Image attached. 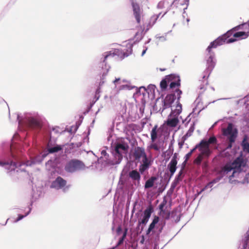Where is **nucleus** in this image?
<instances>
[{
    "label": "nucleus",
    "instance_id": "f257e3e1",
    "mask_svg": "<svg viewBox=\"0 0 249 249\" xmlns=\"http://www.w3.org/2000/svg\"><path fill=\"white\" fill-rule=\"evenodd\" d=\"M246 160L244 158L242 155L241 154L239 157L237 158L231 163H227L221 169V174L222 175H225L229 172L233 171L232 174L230 177H234L235 174L237 172H241V168L245 167L246 165Z\"/></svg>",
    "mask_w": 249,
    "mask_h": 249
},
{
    "label": "nucleus",
    "instance_id": "f03ea898",
    "mask_svg": "<svg viewBox=\"0 0 249 249\" xmlns=\"http://www.w3.org/2000/svg\"><path fill=\"white\" fill-rule=\"evenodd\" d=\"M226 35H222L218 37L213 41L212 42L210 45L207 48L209 55V58L207 60V69L211 71L215 66V62L214 61V53L212 51L213 48H216L218 46L223 45L225 43L226 40Z\"/></svg>",
    "mask_w": 249,
    "mask_h": 249
},
{
    "label": "nucleus",
    "instance_id": "7ed1b4c3",
    "mask_svg": "<svg viewBox=\"0 0 249 249\" xmlns=\"http://www.w3.org/2000/svg\"><path fill=\"white\" fill-rule=\"evenodd\" d=\"M226 35H222L218 37L213 41L212 42L210 45L207 48L209 55V58L207 60V69L211 71L215 66V62L214 61V53L212 51L213 48H216L218 46L223 45L225 43L226 40Z\"/></svg>",
    "mask_w": 249,
    "mask_h": 249
},
{
    "label": "nucleus",
    "instance_id": "20e7f679",
    "mask_svg": "<svg viewBox=\"0 0 249 249\" xmlns=\"http://www.w3.org/2000/svg\"><path fill=\"white\" fill-rule=\"evenodd\" d=\"M216 143L217 139L215 136H213L211 137L208 141L201 140L198 144L196 145V148H198L202 155H205V157H208L211 153L210 145L216 144Z\"/></svg>",
    "mask_w": 249,
    "mask_h": 249
},
{
    "label": "nucleus",
    "instance_id": "39448f33",
    "mask_svg": "<svg viewBox=\"0 0 249 249\" xmlns=\"http://www.w3.org/2000/svg\"><path fill=\"white\" fill-rule=\"evenodd\" d=\"M222 132L223 135L228 137L229 143L227 148H231L232 143L234 142L237 136V130L236 128H233L232 124L230 123L226 128L222 129Z\"/></svg>",
    "mask_w": 249,
    "mask_h": 249
},
{
    "label": "nucleus",
    "instance_id": "423d86ee",
    "mask_svg": "<svg viewBox=\"0 0 249 249\" xmlns=\"http://www.w3.org/2000/svg\"><path fill=\"white\" fill-rule=\"evenodd\" d=\"M85 165L81 160L72 159L68 161L65 166V170L67 172L73 173L84 169Z\"/></svg>",
    "mask_w": 249,
    "mask_h": 249
},
{
    "label": "nucleus",
    "instance_id": "0eeeda50",
    "mask_svg": "<svg viewBox=\"0 0 249 249\" xmlns=\"http://www.w3.org/2000/svg\"><path fill=\"white\" fill-rule=\"evenodd\" d=\"M141 0H130L133 14L138 24H140L143 17V10L138 2Z\"/></svg>",
    "mask_w": 249,
    "mask_h": 249
},
{
    "label": "nucleus",
    "instance_id": "6e6552de",
    "mask_svg": "<svg viewBox=\"0 0 249 249\" xmlns=\"http://www.w3.org/2000/svg\"><path fill=\"white\" fill-rule=\"evenodd\" d=\"M129 146L126 143H117L115 146V157L118 160V163H120L123 159V155L126 154L128 150Z\"/></svg>",
    "mask_w": 249,
    "mask_h": 249
},
{
    "label": "nucleus",
    "instance_id": "1a4fd4ad",
    "mask_svg": "<svg viewBox=\"0 0 249 249\" xmlns=\"http://www.w3.org/2000/svg\"><path fill=\"white\" fill-rule=\"evenodd\" d=\"M167 204V200L164 199L162 202L159 205V209L160 210V215L164 219H168L170 216V211L167 209V207L164 209V206Z\"/></svg>",
    "mask_w": 249,
    "mask_h": 249
},
{
    "label": "nucleus",
    "instance_id": "9d476101",
    "mask_svg": "<svg viewBox=\"0 0 249 249\" xmlns=\"http://www.w3.org/2000/svg\"><path fill=\"white\" fill-rule=\"evenodd\" d=\"M178 154L175 153L168 165V168L170 173V177L173 176L177 169V165L178 163Z\"/></svg>",
    "mask_w": 249,
    "mask_h": 249
},
{
    "label": "nucleus",
    "instance_id": "9b49d317",
    "mask_svg": "<svg viewBox=\"0 0 249 249\" xmlns=\"http://www.w3.org/2000/svg\"><path fill=\"white\" fill-rule=\"evenodd\" d=\"M146 155L145 149L143 147H136L134 149L132 154L133 158L135 160H140L141 158H143Z\"/></svg>",
    "mask_w": 249,
    "mask_h": 249
},
{
    "label": "nucleus",
    "instance_id": "f8f14e48",
    "mask_svg": "<svg viewBox=\"0 0 249 249\" xmlns=\"http://www.w3.org/2000/svg\"><path fill=\"white\" fill-rule=\"evenodd\" d=\"M170 80H171L169 85L170 89H173L176 87H179L180 86V79L179 76L175 74H170Z\"/></svg>",
    "mask_w": 249,
    "mask_h": 249
},
{
    "label": "nucleus",
    "instance_id": "ddd939ff",
    "mask_svg": "<svg viewBox=\"0 0 249 249\" xmlns=\"http://www.w3.org/2000/svg\"><path fill=\"white\" fill-rule=\"evenodd\" d=\"M176 99V96L174 94H168L166 96L163 101V109H166L171 107L172 103Z\"/></svg>",
    "mask_w": 249,
    "mask_h": 249
},
{
    "label": "nucleus",
    "instance_id": "4468645a",
    "mask_svg": "<svg viewBox=\"0 0 249 249\" xmlns=\"http://www.w3.org/2000/svg\"><path fill=\"white\" fill-rule=\"evenodd\" d=\"M1 162L5 164V165H1L0 166L4 167V168L6 169L8 171V172L14 171L18 167L21 166V164L20 163H17L13 161H10V162L4 161Z\"/></svg>",
    "mask_w": 249,
    "mask_h": 249
},
{
    "label": "nucleus",
    "instance_id": "2eb2a0df",
    "mask_svg": "<svg viewBox=\"0 0 249 249\" xmlns=\"http://www.w3.org/2000/svg\"><path fill=\"white\" fill-rule=\"evenodd\" d=\"M173 115L174 117L172 118L171 117L172 116L169 115L168 119L166 121V124L169 127H175L179 123V121L178 119V116H175V115Z\"/></svg>",
    "mask_w": 249,
    "mask_h": 249
},
{
    "label": "nucleus",
    "instance_id": "dca6fc26",
    "mask_svg": "<svg viewBox=\"0 0 249 249\" xmlns=\"http://www.w3.org/2000/svg\"><path fill=\"white\" fill-rule=\"evenodd\" d=\"M129 177L133 180V182H137L139 183L141 179V175L137 170H133L128 173Z\"/></svg>",
    "mask_w": 249,
    "mask_h": 249
},
{
    "label": "nucleus",
    "instance_id": "f3484780",
    "mask_svg": "<svg viewBox=\"0 0 249 249\" xmlns=\"http://www.w3.org/2000/svg\"><path fill=\"white\" fill-rule=\"evenodd\" d=\"M188 4L187 0H175L172 3V5L183 10L187 9Z\"/></svg>",
    "mask_w": 249,
    "mask_h": 249
},
{
    "label": "nucleus",
    "instance_id": "a211bd4d",
    "mask_svg": "<svg viewBox=\"0 0 249 249\" xmlns=\"http://www.w3.org/2000/svg\"><path fill=\"white\" fill-rule=\"evenodd\" d=\"M244 25V24H241V25H240L239 26H237L234 27V28H233L232 30L228 31L226 34H224V35H226L227 36L226 40L225 42H226L227 43H232V42L236 41L237 40V39L236 38H235V37L233 38H230V39H228V38L229 37L230 35H231L232 34V32L233 30H237L239 28H240L241 26H242Z\"/></svg>",
    "mask_w": 249,
    "mask_h": 249
},
{
    "label": "nucleus",
    "instance_id": "6ab92c4d",
    "mask_svg": "<svg viewBox=\"0 0 249 249\" xmlns=\"http://www.w3.org/2000/svg\"><path fill=\"white\" fill-rule=\"evenodd\" d=\"M159 221V217L158 216H155L154 219L150 224L148 229L146 231V235H148L150 233L153 231V229L155 228L156 225Z\"/></svg>",
    "mask_w": 249,
    "mask_h": 249
},
{
    "label": "nucleus",
    "instance_id": "aec40b11",
    "mask_svg": "<svg viewBox=\"0 0 249 249\" xmlns=\"http://www.w3.org/2000/svg\"><path fill=\"white\" fill-rule=\"evenodd\" d=\"M170 77L171 76H170V74L166 75L160 82V87L162 90H165L167 89V83L171 81V80H170Z\"/></svg>",
    "mask_w": 249,
    "mask_h": 249
},
{
    "label": "nucleus",
    "instance_id": "412c9836",
    "mask_svg": "<svg viewBox=\"0 0 249 249\" xmlns=\"http://www.w3.org/2000/svg\"><path fill=\"white\" fill-rule=\"evenodd\" d=\"M159 129L158 128V125H155L152 128L151 131V142H155L158 138V132Z\"/></svg>",
    "mask_w": 249,
    "mask_h": 249
},
{
    "label": "nucleus",
    "instance_id": "4be33fe9",
    "mask_svg": "<svg viewBox=\"0 0 249 249\" xmlns=\"http://www.w3.org/2000/svg\"><path fill=\"white\" fill-rule=\"evenodd\" d=\"M29 125L35 128H38L41 127V124L39 121L34 118H31L29 120Z\"/></svg>",
    "mask_w": 249,
    "mask_h": 249
},
{
    "label": "nucleus",
    "instance_id": "5701e85b",
    "mask_svg": "<svg viewBox=\"0 0 249 249\" xmlns=\"http://www.w3.org/2000/svg\"><path fill=\"white\" fill-rule=\"evenodd\" d=\"M249 36V32H238L234 33L233 35V36L235 38H239L240 39H246Z\"/></svg>",
    "mask_w": 249,
    "mask_h": 249
},
{
    "label": "nucleus",
    "instance_id": "b1692460",
    "mask_svg": "<svg viewBox=\"0 0 249 249\" xmlns=\"http://www.w3.org/2000/svg\"><path fill=\"white\" fill-rule=\"evenodd\" d=\"M158 179L156 177H151L145 182L144 185L145 189L151 188L153 186L155 181Z\"/></svg>",
    "mask_w": 249,
    "mask_h": 249
},
{
    "label": "nucleus",
    "instance_id": "393cba45",
    "mask_svg": "<svg viewBox=\"0 0 249 249\" xmlns=\"http://www.w3.org/2000/svg\"><path fill=\"white\" fill-rule=\"evenodd\" d=\"M182 111V106L180 103L177 104L176 107V109L172 111L170 114V116H172L173 115H175V116H178Z\"/></svg>",
    "mask_w": 249,
    "mask_h": 249
},
{
    "label": "nucleus",
    "instance_id": "a878e982",
    "mask_svg": "<svg viewBox=\"0 0 249 249\" xmlns=\"http://www.w3.org/2000/svg\"><path fill=\"white\" fill-rule=\"evenodd\" d=\"M66 181L61 177H58L53 183H57L60 188H62L66 185Z\"/></svg>",
    "mask_w": 249,
    "mask_h": 249
},
{
    "label": "nucleus",
    "instance_id": "bb28decb",
    "mask_svg": "<svg viewBox=\"0 0 249 249\" xmlns=\"http://www.w3.org/2000/svg\"><path fill=\"white\" fill-rule=\"evenodd\" d=\"M247 137L245 136L242 142L241 145L244 151L249 153V143L247 142Z\"/></svg>",
    "mask_w": 249,
    "mask_h": 249
},
{
    "label": "nucleus",
    "instance_id": "cd10ccee",
    "mask_svg": "<svg viewBox=\"0 0 249 249\" xmlns=\"http://www.w3.org/2000/svg\"><path fill=\"white\" fill-rule=\"evenodd\" d=\"M152 212L153 208L151 206H149L144 211L143 217L149 219Z\"/></svg>",
    "mask_w": 249,
    "mask_h": 249
},
{
    "label": "nucleus",
    "instance_id": "c85d7f7f",
    "mask_svg": "<svg viewBox=\"0 0 249 249\" xmlns=\"http://www.w3.org/2000/svg\"><path fill=\"white\" fill-rule=\"evenodd\" d=\"M62 149V146L61 145H56L53 147H50L48 149V151L50 153H53L55 152H57L59 151H60Z\"/></svg>",
    "mask_w": 249,
    "mask_h": 249
},
{
    "label": "nucleus",
    "instance_id": "c756f323",
    "mask_svg": "<svg viewBox=\"0 0 249 249\" xmlns=\"http://www.w3.org/2000/svg\"><path fill=\"white\" fill-rule=\"evenodd\" d=\"M148 148L150 149H154L157 151H159L160 150V147L155 142H151V143L148 146Z\"/></svg>",
    "mask_w": 249,
    "mask_h": 249
},
{
    "label": "nucleus",
    "instance_id": "7c9ffc66",
    "mask_svg": "<svg viewBox=\"0 0 249 249\" xmlns=\"http://www.w3.org/2000/svg\"><path fill=\"white\" fill-rule=\"evenodd\" d=\"M205 155H202V153H200L196 158L194 160V163L196 164H200L203 159V157Z\"/></svg>",
    "mask_w": 249,
    "mask_h": 249
},
{
    "label": "nucleus",
    "instance_id": "2f4dec72",
    "mask_svg": "<svg viewBox=\"0 0 249 249\" xmlns=\"http://www.w3.org/2000/svg\"><path fill=\"white\" fill-rule=\"evenodd\" d=\"M127 231V229H125V231L123 233V236L120 239L119 241H118V242L117 244L116 247L119 246L120 245H121V244H122L123 243L124 239H125V238L126 236Z\"/></svg>",
    "mask_w": 249,
    "mask_h": 249
},
{
    "label": "nucleus",
    "instance_id": "473e14b6",
    "mask_svg": "<svg viewBox=\"0 0 249 249\" xmlns=\"http://www.w3.org/2000/svg\"><path fill=\"white\" fill-rule=\"evenodd\" d=\"M183 173V170L181 169L179 172L178 173L177 177L175 179L174 182L175 183H178L179 181L181 180L182 179V178L181 177L182 174Z\"/></svg>",
    "mask_w": 249,
    "mask_h": 249
},
{
    "label": "nucleus",
    "instance_id": "72a5a7b5",
    "mask_svg": "<svg viewBox=\"0 0 249 249\" xmlns=\"http://www.w3.org/2000/svg\"><path fill=\"white\" fill-rule=\"evenodd\" d=\"M142 164L149 166L150 165V161L148 160L147 155H146L143 158H142Z\"/></svg>",
    "mask_w": 249,
    "mask_h": 249
},
{
    "label": "nucleus",
    "instance_id": "f704fd0d",
    "mask_svg": "<svg viewBox=\"0 0 249 249\" xmlns=\"http://www.w3.org/2000/svg\"><path fill=\"white\" fill-rule=\"evenodd\" d=\"M220 180V178H216V179H213V180H212L211 182H210L209 183H208L206 185V186L205 187V188H204L203 190L206 189V188H211L213 186V183H216L217 182H218L219 180Z\"/></svg>",
    "mask_w": 249,
    "mask_h": 249
},
{
    "label": "nucleus",
    "instance_id": "c9c22d12",
    "mask_svg": "<svg viewBox=\"0 0 249 249\" xmlns=\"http://www.w3.org/2000/svg\"><path fill=\"white\" fill-rule=\"evenodd\" d=\"M114 56H115V53H111V52L107 53L106 54L104 55V60L103 62H105L108 57H113Z\"/></svg>",
    "mask_w": 249,
    "mask_h": 249
},
{
    "label": "nucleus",
    "instance_id": "e433bc0d",
    "mask_svg": "<svg viewBox=\"0 0 249 249\" xmlns=\"http://www.w3.org/2000/svg\"><path fill=\"white\" fill-rule=\"evenodd\" d=\"M149 167V166H146L142 164L139 167V171L141 173H142L143 172L146 170Z\"/></svg>",
    "mask_w": 249,
    "mask_h": 249
},
{
    "label": "nucleus",
    "instance_id": "4c0bfd02",
    "mask_svg": "<svg viewBox=\"0 0 249 249\" xmlns=\"http://www.w3.org/2000/svg\"><path fill=\"white\" fill-rule=\"evenodd\" d=\"M148 220H149L148 218L143 217L141 221H139V225H140L141 224H146L147 223V222L148 221Z\"/></svg>",
    "mask_w": 249,
    "mask_h": 249
},
{
    "label": "nucleus",
    "instance_id": "58836bf2",
    "mask_svg": "<svg viewBox=\"0 0 249 249\" xmlns=\"http://www.w3.org/2000/svg\"><path fill=\"white\" fill-rule=\"evenodd\" d=\"M176 92H177V93L178 99V100H179V99L180 98V95H181V94H182V91H181V90H180L179 89H177L176 90Z\"/></svg>",
    "mask_w": 249,
    "mask_h": 249
},
{
    "label": "nucleus",
    "instance_id": "ea45409f",
    "mask_svg": "<svg viewBox=\"0 0 249 249\" xmlns=\"http://www.w3.org/2000/svg\"><path fill=\"white\" fill-rule=\"evenodd\" d=\"M192 154L190 152L188 153L185 156V161H184V162L185 163H186V162L187 161V160L190 159V158L192 156Z\"/></svg>",
    "mask_w": 249,
    "mask_h": 249
},
{
    "label": "nucleus",
    "instance_id": "a19ab883",
    "mask_svg": "<svg viewBox=\"0 0 249 249\" xmlns=\"http://www.w3.org/2000/svg\"><path fill=\"white\" fill-rule=\"evenodd\" d=\"M24 217V216L23 215H19L17 219V221L22 219Z\"/></svg>",
    "mask_w": 249,
    "mask_h": 249
},
{
    "label": "nucleus",
    "instance_id": "79ce46f5",
    "mask_svg": "<svg viewBox=\"0 0 249 249\" xmlns=\"http://www.w3.org/2000/svg\"><path fill=\"white\" fill-rule=\"evenodd\" d=\"M196 149H198V148H196V145L195 146V147L192 149V150H191V151L189 152L190 153H191L192 154H193V153Z\"/></svg>",
    "mask_w": 249,
    "mask_h": 249
},
{
    "label": "nucleus",
    "instance_id": "37998d69",
    "mask_svg": "<svg viewBox=\"0 0 249 249\" xmlns=\"http://www.w3.org/2000/svg\"><path fill=\"white\" fill-rule=\"evenodd\" d=\"M122 231V228L120 226L118 227L117 229V233H119Z\"/></svg>",
    "mask_w": 249,
    "mask_h": 249
},
{
    "label": "nucleus",
    "instance_id": "c03bdc74",
    "mask_svg": "<svg viewBox=\"0 0 249 249\" xmlns=\"http://www.w3.org/2000/svg\"><path fill=\"white\" fill-rule=\"evenodd\" d=\"M184 144V141L178 143V145H179V148H181Z\"/></svg>",
    "mask_w": 249,
    "mask_h": 249
},
{
    "label": "nucleus",
    "instance_id": "a18cd8bd",
    "mask_svg": "<svg viewBox=\"0 0 249 249\" xmlns=\"http://www.w3.org/2000/svg\"><path fill=\"white\" fill-rule=\"evenodd\" d=\"M101 154H102V155H104V156H106L107 154V153L105 150H103L101 152Z\"/></svg>",
    "mask_w": 249,
    "mask_h": 249
},
{
    "label": "nucleus",
    "instance_id": "49530a36",
    "mask_svg": "<svg viewBox=\"0 0 249 249\" xmlns=\"http://www.w3.org/2000/svg\"><path fill=\"white\" fill-rule=\"evenodd\" d=\"M144 241V236H142V240H141V243H142V244H143V243Z\"/></svg>",
    "mask_w": 249,
    "mask_h": 249
},
{
    "label": "nucleus",
    "instance_id": "de8ad7c7",
    "mask_svg": "<svg viewBox=\"0 0 249 249\" xmlns=\"http://www.w3.org/2000/svg\"><path fill=\"white\" fill-rule=\"evenodd\" d=\"M146 50H147V49H145V50H144L142 51V55H144V54L145 53V52H146Z\"/></svg>",
    "mask_w": 249,
    "mask_h": 249
},
{
    "label": "nucleus",
    "instance_id": "09e8293b",
    "mask_svg": "<svg viewBox=\"0 0 249 249\" xmlns=\"http://www.w3.org/2000/svg\"><path fill=\"white\" fill-rule=\"evenodd\" d=\"M166 70V69L165 68H160V71H164Z\"/></svg>",
    "mask_w": 249,
    "mask_h": 249
},
{
    "label": "nucleus",
    "instance_id": "8fccbe9b",
    "mask_svg": "<svg viewBox=\"0 0 249 249\" xmlns=\"http://www.w3.org/2000/svg\"><path fill=\"white\" fill-rule=\"evenodd\" d=\"M186 163H185V162H184V161L183 162V163H182V165H183V166H182V169H182V170L183 169V168H184V166H185V165H186Z\"/></svg>",
    "mask_w": 249,
    "mask_h": 249
},
{
    "label": "nucleus",
    "instance_id": "3c124183",
    "mask_svg": "<svg viewBox=\"0 0 249 249\" xmlns=\"http://www.w3.org/2000/svg\"><path fill=\"white\" fill-rule=\"evenodd\" d=\"M120 80V79H116L114 81V83H116L118 81H119Z\"/></svg>",
    "mask_w": 249,
    "mask_h": 249
},
{
    "label": "nucleus",
    "instance_id": "603ef678",
    "mask_svg": "<svg viewBox=\"0 0 249 249\" xmlns=\"http://www.w3.org/2000/svg\"><path fill=\"white\" fill-rule=\"evenodd\" d=\"M5 164L2 163L1 161H0V165H4Z\"/></svg>",
    "mask_w": 249,
    "mask_h": 249
},
{
    "label": "nucleus",
    "instance_id": "864d4df0",
    "mask_svg": "<svg viewBox=\"0 0 249 249\" xmlns=\"http://www.w3.org/2000/svg\"><path fill=\"white\" fill-rule=\"evenodd\" d=\"M28 161L26 163V165L28 166V165H30V164H28Z\"/></svg>",
    "mask_w": 249,
    "mask_h": 249
},
{
    "label": "nucleus",
    "instance_id": "5fc2aeb1",
    "mask_svg": "<svg viewBox=\"0 0 249 249\" xmlns=\"http://www.w3.org/2000/svg\"><path fill=\"white\" fill-rule=\"evenodd\" d=\"M138 34H139V33H138V32H137V33L136 34L135 36H137V35H138Z\"/></svg>",
    "mask_w": 249,
    "mask_h": 249
},
{
    "label": "nucleus",
    "instance_id": "6e6d98bb",
    "mask_svg": "<svg viewBox=\"0 0 249 249\" xmlns=\"http://www.w3.org/2000/svg\"><path fill=\"white\" fill-rule=\"evenodd\" d=\"M158 18V17H157L155 18V19H156H156H157V18Z\"/></svg>",
    "mask_w": 249,
    "mask_h": 249
}]
</instances>
